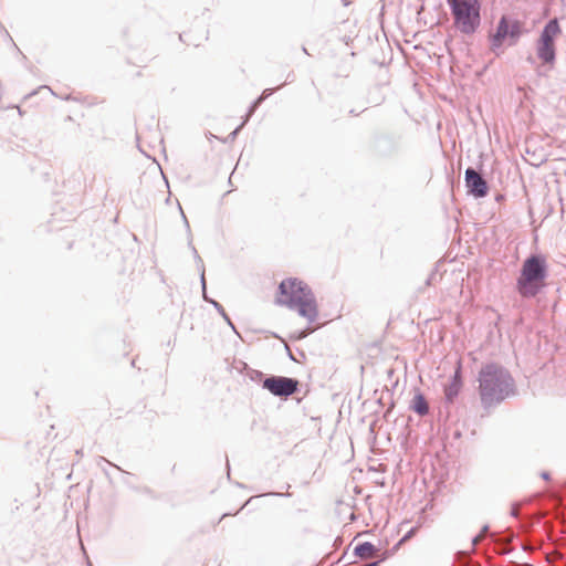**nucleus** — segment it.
<instances>
[{
	"label": "nucleus",
	"mask_w": 566,
	"mask_h": 566,
	"mask_svg": "<svg viewBox=\"0 0 566 566\" xmlns=\"http://www.w3.org/2000/svg\"><path fill=\"white\" fill-rule=\"evenodd\" d=\"M476 380L481 406L485 410L517 394L515 379L510 370L495 361L482 365Z\"/></svg>",
	"instance_id": "1"
},
{
	"label": "nucleus",
	"mask_w": 566,
	"mask_h": 566,
	"mask_svg": "<svg viewBox=\"0 0 566 566\" xmlns=\"http://www.w3.org/2000/svg\"><path fill=\"white\" fill-rule=\"evenodd\" d=\"M275 304L296 311L308 323H314L318 317L315 294L311 286L298 277H287L279 283Z\"/></svg>",
	"instance_id": "2"
},
{
	"label": "nucleus",
	"mask_w": 566,
	"mask_h": 566,
	"mask_svg": "<svg viewBox=\"0 0 566 566\" xmlns=\"http://www.w3.org/2000/svg\"><path fill=\"white\" fill-rule=\"evenodd\" d=\"M548 277L547 256L541 252L530 253L518 270L515 292L522 300L535 298L546 290Z\"/></svg>",
	"instance_id": "3"
},
{
	"label": "nucleus",
	"mask_w": 566,
	"mask_h": 566,
	"mask_svg": "<svg viewBox=\"0 0 566 566\" xmlns=\"http://www.w3.org/2000/svg\"><path fill=\"white\" fill-rule=\"evenodd\" d=\"M527 33L525 23L512 15L502 14L494 30L488 34L489 49L496 56L503 52V46H515Z\"/></svg>",
	"instance_id": "4"
},
{
	"label": "nucleus",
	"mask_w": 566,
	"mask_h": 566,
	"mask_svg": "<svg viewBox=\"0 0 566 566\" xmlns=\"http://www.w3.org/2000/svg\"><path fill=\"white\" fill-rule=\"evenodd\" d=\"M453 28L464 35H473L481 27L482 3L480 0H446Z\"/></svg>",
	"instance_id": "5"
},
{
	"label": "nucleus",
	"mask_w": 566,
	"mask_h": 566,
	"mask_svg": "<svg viewBox=\"0 0 566 566\" xmlns=\"http://www.w3.org/2000/svg\"><path fill=\"white\" fill-rule=\"evenodd\" d=\"M562 34V28L557 18L549 19L543 29L539 36L535 41V51L537 59L543 65L552 70L556 63V38Z\"/></svg>",
	"instance_id": "6"
},
{
	"label": "nucleus",
	"mask_w": 566,
	"mask_h": 566,
	"mask_svg": "<svg viewBox=\"0 0 566 566\" xmlns=\"http://www.w3.org/2000/svg\"><path fill=\"white\" fill-rule=\"evenodd\" d=\"M406 143L401 134L378 133L369 142L371 156L378 159H395L405 151Z\"/></svg>",
	"instance_id": "7"
},
{
	"label": "nucleus",
	"mask_w": 566,
	"mask_h": 566,
	"mask_svg": "<svg viewBox=\"0 0 566 566\" xmlns=\"http://www.w3.org/2000/svg\"><path fill=\"white\" fill-rule=\"evenodd\" d=\"M301 382L297 378L269 375L264 379L263 389L268 390L274 397L286 400L289 397L300 391Z\"/></svg>",
	"instance_id": "8"
},
{
	"label": "nucleus",
	"mask_w": 566,
	"mask_h": 566,
	"mask_svg": "<svg viewBox=\"0 0 566 566\" xmlns=\"http://www.w3.org/2000/svg\"><path fill=\"white\" fill-rule=\"evenodd\" d=\"M463 388L462 367L458 364L453 374L449 377L448 382L443 386L444 401L443 406L439 409V418L444 417L447 421L450 416V406L454 403Z\"/></svg>",
	"instance_id": "9"
},
{
	"label": "nucleus",
	"mask_w": 566,
	"mask_h": 566,
	"mask_svg": "<svg viewBox=\"0 0 566 566\" xmlns=\"http://www.w3.org/2000/svg\"><path fill=\"white\" fill-rule=\"evenodd\" d=\"M464 187L467 195L474 199H483L490 192V185L486 179L471 166L464 171Z\"/></svg>",
	"instance_id": "10"
},
{
	"label": "nucleus",
	"mask_w": 566,
	"mask_h": 566,
	"mask_svg": "<svg viewBox=\"0 0 566 566\" xmlns=\"http://www.w3.org/2000/svg\"><path fill=\"white\" fill-rule=\"evenodd\" d=\"M409 408L420 417L427 416L429 413V405L424 395L420 390L415 392Z\"/></svg>",
	"instance_id": "11"
},
{
	"label": "nucleus",
	"mask_w": 566,
	"mask_h": 566,
	"mask_svg": "<svg viewBox=\"0 0 566 566\" xmlns=\"http://www.w3.org/2000/svg\"><path fill=\"white\" fill-rule=\"evenodd\" d=\"M202 297L207 303L211 304L216 308V311L222 316V318L231 327V329L235 334H238L237 328H235L233 322L231 321L230 316L224 311V307L218 301L208 296L207 289L205 291L202 290Z\"/></svg>",
	"instance_id": "12"
},
{
	"label": "nucleus",
	"mask_w": 566,
	"mask_h": 566,
	"mask_svg": "<svg viewBox=\"0 0 566 566\" xmlns=\"http://www.w3.org/2000/svg\"><path fill=\"white\" fill-rule=\"evenodd\" d=\"M187 238H188V247L191 249V252L193 254V258H195V261L197 263L198 270L200 271L201 289H203V291H205L206 290L205 264H203V261H202L201 256L199 255L197 249L192 244V234L190 237H187Z\"/></svg>",
	"instance_id": "13"
},
{
	"label": "nucleus",
	"mask_w": 566,
	"mask_h": 566,
	"mask_svg": "<svg viewBox=\"0 0 566 566\" xmlns=\"http://www.w3.org/2000/svg\"><path fill=\"white\" fill-rule=\"evenodd\" d=\"M245 376L253 382H256V384H260L261 387L263 388V384H264V379H266V377H269V375H265L264 373H262L261 370H258V369H253L249 366L245 365Z\"/></svg>",
	"instance_id": "14"
},
{
	"label": "nucleus",
	"mask_w": 566,
	"mask_h": 566,
	"mask_svg": "<svg viewBox=\"0 0 566 566\" xmlns=\"http://www.w3.org/2000/svg\"><path fill=\"white\" fill-rule=\"evenodd\" d=\"M376 552V546L371 542H360L353 551L355 557H363L367 553Z\"/></svg>",
	"instance_id": "15"
},
{
	"label": "nucleus",
	"mask_w": 566,
	"mask_h": 566,
	"mask_svg": "<svg viewBox=\"0 0 566 566\" xmlns=\"http://www.w3.org/2000/svg\"><path fill=\"white\" fill-rule=\"evenodd\" d=\"M418 531L417 526L411 527L400 539L399 542L394 546V551H396L403 542L410 539Z\"/></svg>",
	"instance_id": "16"
},
{
	"label": "nucleus",
	"mask_w": 566,
	"mask_h": 566,
	"mask_svg": "<svg viewBox=\"0 0 566 566\" xmlns=\"http://www.w3.org/2000/svg\"><path fill=\"white\" fill-rule=\"evenodd\" d=\"M263 102L261 99H259V97H256L249 106L248 108V113L245 115V118L244 119H250V117L254 114V112L260 107V105L262 104Z\"/></svg>",
	"instance_id": "17"
},
{
	"label": "nucleus",
	"mask_w": 566,
	"mask_h": 566,
	"mask_svg": "<svg viewBox=\"0 0 566 566\" xmlns=\"http://www.w3.org/2000/svg\"><path fill=\"white\" fill-rule=\"evenodd\" d=\"M0 30L3 31L6 38L10 41L11 45L21 54V59L23 61H27V56L21 53V51L19 50V48L14 43L13 39L11 38L10 33L8 32V30L3 27V24L1 22H0Z\"/></svg>",
	"instance_id": "18"
},
{
	"label": "nucleus",
	"mask_w": 566,
	"mask_h": 566,
	"mask_svg": "<svg viewBox=\"0 0 566 566\" xmlns=\"http://www.w3.org/2000/svg\"><path fill=\"white\" fill-rule=\"evenodd\" d=\"M247 123H248V119H243V122L228 135L227 140L233 142Z\"/></svg>",
	"instance_id": "19"
},
{
	"label": "nucleus",
	"mask_w": 566,
	"mask_h": 566,
	"mask_svg": "<svg viewBox=\"0 0 566 566\" xmlns=\"http://www.w3.org/2000/svg\"><path fill=\"white\" fill-rule=\"evenodd\" d=\"M178 208H179V211H180V214H181V218H182V221H184V224H185V228H186V231H187V237H190L192 233H191V229H190V224H189V221L180 206V203L178 202Z\"/></svg>",
	"instance_id": "20"
},
{
	"label": "nucleus",
	"mask_w": 566,
	"mask_h": 566,
	"mask_svg": "<svg viewBox=\"0 0 566 566\" xmlns=\"http://www.w3.org/2000/svg\"><path fill=\"white\" fill-rule=\"evenodd\" d=\"M277 88H264L262 93L258 96L259 99L264 102L266 98H269Z\"/></svg>",
	"instance_id": "21"
},
{
	"label": "nucleus",
	"mask_w": 566,
	"mask_h": 566,
	"mask_svg": "<svg viewBox=\"0 0 566 566\" xmlns=\"http://www.w3.org/2000/svg\"><path fill=\"white\" fill-rule=\"evenodd\" d=\"M102 463H107L108 465H112V467L116 468L117 470H119V471L124 472V470H123L120 467H118L117 464H115V463H113V462L108 461V460H107L106 458H104V457H98V459H97V465H98V467H101V464H102Z\"/></svg>",
	"instance_id": "22"
},
{
	"label": "nucleus",
	"mask_w": 566,
	"mask_h": 566,
	"mask_svg": "<svg viewBox=\"0 0 566 566\" xmlns=\"http://www.w3.org/2000/svg\"><path fill=\"white\" fill-rule=\"evenodd\" d=\"M307 337V333H303V329L297 331L291 335V338L294 340H300Z\"/></svg>",
	"instance_id": "23"
},
{
	"label": "nucleus",
	"mask_w": 566,
	"mask_h": 566,
	"mask_svg": "<svg viewBox=\"0 0 566 566\" xmlns=\"http://www.w3.org/2000/svg\"><path fill=\"white\" fill-rule=\"evenodd\" d=\"M285 349H286L287 357H289L292 361L296 363V361H297V359H296V357L294 356V354L292 353L291 348H290L289 346H285Z\"/></svg>",
	"instance_id": "24"
},
{
	"label": "nucleus",
	"mask_w": 566,
	"mask_h": 566,
	"mask_svg": "<svg viewBox=\"0 0 566 566\" xmlns=\"http://www.w3.org/2000/svg\"><path fill=\"white\" fill-rule=\"evenodd\" d=\"M136 491L137 492H143V493L148 494V495H150L153 493V490L150 488H148V486L137 488Z\"/></svg>",
	"instance_id": "25"
},
{
	"label": "nucleus",
	"mask_w": 566,
	"mask_h": 566,
	"mask_svg": "<svg viewBox=\"0 0 566 566\" xmlns=\"http://www.w3.org/2000/svg\"><path fill=\"white\" fill-rule=\"evenodd\" d=\"M481 538V534L474 535L471 539L472 547H474Z\"/></svg>",
	"instance_id": "26"
},
{
	"label": "nucleus",
	"mask_w": 566,
	"mask_h": 566,
	"mask_svg": "<svg viewBox=\"0 0 566 566\" xmlns=\"http://www.w3.org/2000/svg\"><path fill=\"white\" fill-rule=\"evenodd\" d=\"M494 199H495V201H496V202H502V201H504V200H505V195H504V193L499 192V193H496V195H495V198H494Z\"/></svg>",
	"instance_id": "27"
},
{
	"label": "nucleus",
	"mask_w": 566,
	"mask_h": 566,
	"mask_svg": "<svg viewBox=\"0 0 566 566\" xmlns=\"http://www.w3.org/2000/svg\"><path fill=\"white\" fill-rule=\"evenodd\" d=\"M539 475H541V478H542L543 480H545V481H549V480H551V473H549V472H547V471H543V472H541V474H539Z\"/></svg>",
	"instance_id": "28"
},
{
	"label": "nucleus",
	"mask_w": 566,
	"mask_h": 566,
	"mask_svg": "<svg viewBox=\"0 0 566 566\" xmlns=\"http://www.w3.org/2000/svg\"><path fill=\"white\" fill-rule=\"evenodd\" d=\"M265 495H272V496H290V494H283V493H279V492H270V493H266Z\"/></svg>",
	"instance_id": "29"
},
{
	"label": "nucleus",
	"mask_w": 566,
	"mask_h": 566,
	"mask_svg": "<svg viewBox=\"0 0 566 566\" xmlns=\"http://www.w3.org/2000/svg\"><path fill=\"white\" fill-rule=\"evenodd\" d=\"M490 526L488 524H484L482 527H481V531L479 534H481V537L483 536L484 533H486L489 531Z\"/></svg>",
	"instance_id": "30"
},
{
	"label": "nucleus",
	"mask_w": 566,
	"mask_h": 566,
	"mask_svg": "<svg viewBox=\"0 0 566 566\" xmlns=\"http://www.w3.org/2000/svg\"><path fill=\"white\" fill-rule=\"evenodd\" d=\"M123 482H124V484H126L132 490H134V491L137 490V486L132 485L130 481H128V479H124Z\"/></svg>",
	"instance_id": "31"
},
{
	"label": "nucleus",
	"mask_w": 566,
	"mask_h": 566,
	"mask_svg": "<svg viewBox=\"0 0 566 566\" xmlns=\"http://www.w3.org/2000/svg\"><path fill=\"white\" fill-rule=\"evenodd\" d=\"M313 332H314V329H313V328H311L310 326H307L306 328H304V329H303V333H307V336H308L311 333H313Z\"/></svg>",
	"instance_id": "32"
},
{
	"label": "nucleus",
	"mask_w": 566,
	"mask_h": 566,
	"mask_svg": "<svg viewBox=\"0 0 566 566\" xmlns=\"http://www.w3.org/2000/svg\"><path fill=\"white\" fill-rule=\"evenodd\" d=\"M102 471L106 478H108V479L111 478L109 471L106 468H102Z\"/></svg>",
	"instance_id": "33"
},
{
	"label": "nucleus",
	"mask_w": 566,
	"mask_h": 566,
	"mask_svg": "<svg viewBox=\"0 0 566 566\" xmlns=\"http://www.w3.org/2000/svg\"><path fill=\"white\" fill-rule=\"evenodd\" d=\"M527 61H528L530 63H534V59H533V56H531V55H530V56L527 57Z\"/></svg>",
	"instance_id": "34"
},
{
	"label": "nucleus",
	"mask_w": 566,
	"mask_h": 566,
	"mask_svg": "<svg viewBox=\"0 0 566 566\" xmlns=\"http://www.w3.org/2000/svg\"><path fill=\"white\" fill-rule=\"evenodd\" d=\"M227 469H228V475L230 474V464L229 461H227Z\"/></svg>",
	"instance_id": "35"
},
{
	"label": "nucleus",
	"mask_w": 566,
	"mask_h": 566,
	"mask_svg": "<svg viewBox=\"0 0 566 566\" xmlns=\"http://www.w3.org/2000/svg\"><path fill=\"white\" fill-rule=\"evenodd\" d=\"M250 501H251V499L248 501V503H249ZM245 505H247V502H245L242 506H240V510H239V511L243 510Z\"/></svg>",
	"instance_id": "36"
},
{
	"label": "nucleus",
	"mask_w": 566,
	"mask_h": 566,
	"mask_svg": "<svg viewBox=\"0 0 566 566\" xmlns=\"http://www.w3.org/2000/svg\"><path fill=\"white\" fill-rule=\"evenodd\" d=\"M511 514H512V516H516V511L514 509H512Z\"/></svg>",
	"instance_id": "37"
},
{
	"label": "nucleus",
	"mask_w": 566,
	"mask_h": 566,
	"mask_svg": "<svg viewBox=\"0 0 566 566\" xmlns=\"http://www.w3.org/2000/svg\"><path fill=\"white\" fill-rule=\"evenodd\" d=\"M231 515L230 513H223V515L221 516V518L226 517V516H229Z\"/></svg>",
	"instance_id": "38"
},
{
	"label": "nucleus",
	"mask_w": 566,
	"mask_h": 566,
	"mask_svg": "<svg viewBox=\"0 0 566 566\" xmlns=\"http://www.w3.org/2000/svg\"><path fill=\"white\" fill-rule=\"evenodd\" d=\"M302 50H303L304 53L308 54V52H307L305 46H303Z\"/></svg>",
	"instance_id": "39"
},
{
	"label": "nucleus",
	"mask_w": 566,
	"mask_h": 566,
	"mask_svg": "<svg viewBox=\"0 0 566 566\" xmlns=\"http://www.w3.org/2000/svg\"><path fill=\"white\" fill-rule=\"evenodd\" d=\"M87 566H93L92 562L87 558Z\"/></svg>",
	"instance_id": "40"
},
{
	"label": "nucleus",
	"mask_w": 566,
	"mask_h": 566,
	"mask_svg": "<svg viewBox=\"0 0 566 566\" xmlns=\"http://www.w3.org/2000/svg\"><path fill=\"white\" fill-rule=\"evenodd\" d=\"M287 80H290L291 82L293 81V80H292V74H289V75H287Z\"/></svg>",
	"instance_id": "41"
},
{
	"label": "nucleus",
	"mask_w": 566,
	"mask_h": 566,
	"mask_svg": "<svg viewBox=\"0 0 566 566\" xmlns=\"http://www.w3.org/2000/svg\"><path fill=\"white\" fill-rule=\"evenodd\" d=\"M300 354H301V356H302L303 358H305V354H304V352H300Z\"/></svg>",
	"instance_id": "42"
}]
</instances>
